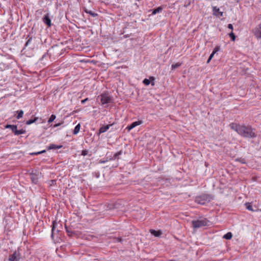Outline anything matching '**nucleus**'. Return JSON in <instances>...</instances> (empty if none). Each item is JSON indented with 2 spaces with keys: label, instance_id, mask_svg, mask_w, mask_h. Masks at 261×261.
<instances>
[{
  "label": "nucleus",
  "instance_id": "nucleus-1",
  "mask_svg": "<svg viewBox=\"0 0 261 261\" xmlns=\"http://www.w3.org/2000/svg\"><path fill=\"white\" fill-rule=\"evenodd\" d=\"M230 128L236 131L238 134L245 138H254L256 136L254 129L249 125H240L231 123L229 125Z\"/></svg>",
  "mask_w": 261,
  "mask_h": 261
},
{
  "label": "nucleus",
  "instance_id": "nucleus-2",
  "mask_svg": "<svg viewBox=\"0 0 261 261\" xmlns=\"http://www.w3.org/2000/svg\"><path fill=\"white\" fill-rule=\"evenodd\" d=\"M212 198L213 197L212 195L207 194H203L199 196H197L195 201L198 204L203 205L206 202H210Z\"/></svg>",
  "mask_w": 261,
  "mask_h": 261
},
{
  "label": "nucleus",
  "instance_id": "nucleus-3",
  "mask_svg": "<svg viewBox=\"0 0 261 261\" xmlns=\"http://www.w3.org/2000/svg\"><path fill=\"white\" fill-rule=\"evenodd\" d=\"M208 222L209 221L206 218L201 220H192L191 222L192 226L194 228H198L202 226H206Z\"/></svg>",
  "mask_w": 261,
  "mask_h": 261
},
{
  "label": "nucleus",
  "instance_id": "nucleus-4",
  "mask_svg": "<svg viewBox=\"0 0 261 261\" xmlns=\"http://www.w3.org/2000/svg\"><path fill=\"white\" fill-rule=\"evenodd\" d=\"M100 101L102 105L111 103L113 101L112 97L106 94H102L100 95Z\"/></svg>",
  "mask_w": 261,
  "mask_h": 261
},
{
  "label": "nucleus",
  "instance_id": "nucleus-5",
  "mask_svg": "<svg viewBox=\"0 0 261 261\" xmlns=\"http://www.w3.org/2000/svg\"><path fill=\"white\" fill-rule=\"evenodd\" d=\"M39 172L36 171L35 172H32L30 174V178L33 183L36 184L38 180Z\"/></svg>",
  "mask_w": 261,
  "mask_h": 261
},
{
  "label": "nucleus",
  "instance_id": "nucleus-6",
  "mask_svg": "<svg viewBox=\"0 0 261 261\" xmlns=\"http://www.w3.org/2000/svg\"><path fill=\"white\" fill-rule=\"evenodd\" d=\"M19 252L15 251L12 255H10L9 261H19Z\"/></svg>",
  "mask_w": 261,
  "mask_h": 261
},
{
  "label": "nucleus",
  "instance_id": "nucleus-7",
  "mask_svg": "<svg viewBox=\"0 0 261 261\" xmlns=\"http://www.w3.org/2000/svg\"><path fill=\"white\" fill-rule=\"evenodd\" d=\"M253 33L258 39L261 38V25H259L258 27L255 28L253 30Z\"/></svg>",
  "mask_w": 261,
  "mask_h": 261
},
{
  "label": "nucleus",
  "instance_id": "nucleus-8",
  "mask_svg": "<svg viewBox=\"0 0 261 261\" xmlns=\"http://www.w3.org/2000/svg\"><path fill=\"white\" fill-rule=\"evenodd\" d=\"M43 22L46 24L48 27L51 26V20L49 17L48 14H47L44 15L43 18H42Z\"/></svg>",
  "mask_w": 261,
  "mask_h": 261
},
{
  "label": "nucleus",
  "instance_id": "nucleus-9",
  "mask_svg": "<svg viewBox=\"0 0 261 261\" xmlns=\"http://www.w3.org/2000/svg\"><path fill=\"white\" fill-rule=\"evenodd\" d=\"M142 123V121H137L133 122L129 126L127 127V129L128 131H130L131 129L135 127L136 126L140 125Z\"/></svg>",
  "mask_w": 261,
  "mask_h": 261
},
{
  "label": "nucleus",
  "instance_id": "nucleus-10",
  "mask_svg": "<svg viewBox=\"0 0 261 261\" xmlns=\"http://www.w3.org/2000/svg\"><path fill=\"white\" fill-rule=\"evenodd\" d=\"M150 232L152 235L156 237H159L162 234V232L160 230H155L154 229H150Z\"/></svg>",
  "mask_w": 261,
  "mask_h": 261
},
{
  "label": "nucleus",
  "instance_id": "nucleus-11",
  "mask_svg": "<svg viewBox=\"0 0 261 261\" xmlns=\"http://www.w3.org/2000/svg\"><path fill=\"white\" fill-rule=\"evenodd\" d=\"M112 125V124H109L101 127L99 129V133L101 134L106 132L108 129H109L110 126H111Z\"/></svg>",
  "mask_w": 261,
  "mask_h": 261
},
{
  "label": "nucleus",
  "instance_id": "nucleus-12",
  "mask_svg": "<svg viewBox=\"0 0 261 261\" xmlns=\"http://www.w3.org/2000/svg\"><path fill=\"white\" fill-rule=\"evenodd\" d=\"M213 11H214V14L216 15L219 16H222V15H223V12H220L219 8H217V7H213Z\"/></svg>",
  "mask_w": 261,
  "mask_h": 261
},
{
  "label": "nucleus",
  "instance_id": "nucleus-13",
  "mask_svg": "<svg viewBox=\"0 0 261 261\" xmlns=\"http://www.w3.org/2000/svg\"><path fill=\"white\" fill-rule=\"evenodd\" d=\"M6 128L11 129V130L13 132V133L14 134L17 129V125H12V124H7L6 126Z\"/></svg>",
  "mask_w": 261,
  "mask_h": 261
},
{
  "label": "nucleus",
  "instance_id": "nucleus-14",
  "mask_svg": "<svg viewBox=\"0 0 261 261\" xmlns=\"http://www.w3.org/2000/svg\"><path fill=\"white\" fill-rule=\"evenodd\" d=\"M62 147V145L58 146L55 144H51L48 147V150L59 149L61 148Z\"/></svg>",
  "mask_w": 261,
  "mask_h": 261
},
{
  "label": "nucleus",
  "instance_id": "nucleus-15",
  "mask_svg": "<svg viewBox=\"0 0 261 261\" xmlns=\"http://www.w3.org/2000/svg\"><path fill=\"white\" fill-rule=\"evenodd\" d=\"M150 80L151 81H154V77H153V76H151L150 77V79H145L143 81V83L144 84H145V85L146 86H148L150 84Z\"/></svg>",
  "mask_w": 261,
  "mask_h": 261
},
{
  "label": "nucleus",
  "instance_id": "nucleus-16",
  "mask_svg": "<svg viewBox=\"0 0 261 261\" xmlns=\"http://www.w3.org/2000/svg\"><path fill=\"white\" fill-rule=\"evenodd\" d=\"M162 10H163V8L161 6L159 7L156 9H154L152 10V14L155 15L158 13H160V12L162 11Z\"/></svg>",
  "mask_w": 261,
  "mask_h": 261
},
{
  "label": "nucleus",
  "instance_id": "nucleus-17",
  "mask_svg": "<svg viewBox=\"0 0 261 261\" xmlns=\"http://www.w3.org/2000/svg\"><path fill=\"white\" fill-rule=\"evenodd\" d=\"M84 11L86 13L90 14L91 16H92L93 17H96L98 15V14L97 13H96L94 12H92L90 10H88L87 9H85Z\"/></svg>",
  "mask_w": 261,
  "mask_h": 261
},
{
  "label": "nucleus",
  "instance_id": "nucleus-18",
  "mask_svg": "<svg viewBox=\"0 0 261 261\" xmlns=\"http://www.w3.org/2000/svg\"><path fill=\"white\" fill-rule=\"evenodd\" d=\"M80 127H81L80 124H78L77 125H76V126L74 127V129L73 130V134L74 135L77 134L80 131Z\"/></svg>",
  "mask_w": 261,
  "mask_h": 261
},
{
  "label": "nucleus",
  "instance_id": "nucleus-19",
  "mask_svg": "<svg viewBox=\"0 0 261 261\" xmlns=\"http://www.w3.org/2000/svg\"><path fill=\"white\" fill-rule=\"evenodd\" d=\"M232 234L231 232H227L226 234H225L223 236V238H224L226 240H230L232 238Z\"/></svg>",
  "mask_w": 261,
  "mask_h": 261
},
{
  "label": "nucleus",
  "instance_id": "nucleus-20",
  "mask_svg": "<svg viewBox=\"0 0 261 261\" xmlns=\"http://www.w3.org/2000/svg\"><path fill=\"white\" fill-rule=\"evenodd\" d=\"M25 133V130L23 129H20V130H17L16 129L14 134L15 135H21V134H24Z\"/></svg>",
  "mask_w": 261,
  "mask_h": 261
},
{
  "label": "nucleus",
  "instance_id": "nucleus-21",
  "mask_svg": "<svg viewBox=\"0 0 261 261\" xmlns=\"http://www.w3.org/2000/svg\"><path fill=\"white\" fill-rule=\"evenodd\" d=\"M37 117H35L34 119H30L28 121H27L26 122V124L27 125H30V124H32L33 123H34L36 121V120H37Z\"/></svg>",
  "mask_w": 261,
  "mask_h": 261
},
{
  "label": "nucleus",
  "instance_id": "nucleus-22",
  "mask_svg": "<svg viewBox=\"0 0 261 261\" xmlns=\"http://www.w3.org/2000/svg\"><path fill=\"white\" fill-rule=\"evenodd\" d=\"M57 223L54 221L53 223L52 229H51V236H53L54 232L56 229Z\"/></svg>",
  "mask_w": 261,
  "mask_h": 261
},
{
  "label": "nucleus",
  "instance_id": "nucleus-23",
  "mask_svg": "<svg viewBox=\"0 0 261 261\" xmlns=\"http://www.w3.org/2000/svg\"><path fill=\"white\" fill-rule=\"evenodd\" d=\"M181 65V63H177L176 64H172V66H171L172 69V70H174L176 68L179 67Z\"/></svg>",
  "mask_w": 261,
  "mask_h": 261
},
{
  "label": "nucleus",
  "instance_id": "nucleus-24",
  "mask_svg": "<svg viewBox=\"0 0 261 261\" xmlns=\"http://www.w3.org/2000/svg\"><path fill=\"white\" fill-rule=\"evenodd\" d=\"M56 183H57V180L55 179L50 180L48 181V182L49 186H55L56 185Z\"/></svg>",
  "mask_w": 261,
  "mask_h": 261
},
{
  "label": "nucleus",
  "instance_id": "nucleus-25",
  "mask_svg": "<svg viewBox=\"0 0 261 261\" xmlns=\"http://www.w3.org/2000/svg\"><path fill=\"white\" fill-rule=\"evenodd\" d=\"M245 205H246V208L249 211H254L253 209V207H252V206L250 204V203H246L245 204Z\"/></svg>",
  "mask_w": 261,
  "mask_h": 261
},
{
  "label": "nucleus",
  "instance_id": "nucleus-26",
  "mask_svg": "<svg viewBox=\"0 0 261 261\" xmlns=\"http://www.w3.org/2000/svg\"><path fill=\"white\" fill-rule=\"evenodd\" d=\"M56 119V116L54 114L51 115L48 120V122L51 123Z\"/></svg>",
  "mask_w": 261,
  "mask_h": 261
},
{
  "label": "nucleus",
  "instance_id": "nucleus-27",
  "mask_svg": "<svg viewBox=\"0 0 261 261\" xmlns=\"http://www.w3.org/2000/svg\"><path fill=\"white\" fill-rule=\"evenodd\" d=\"M122 153V151L121 150L118 151V152L116 153L114 155V158L113 159L114 160H115L116 159H118V157L119 155H121V154Z\"/></svg>",
  "mask_w": 261,
  "mask_h": 261
},
{
  "label": "nucleus",
  "instance_id": "nucleus-28",
  "mask_svg": "<svg viewBox=\"0 0 261 261\" xmlns=\"http://www.w3.org/2000/svg\"><path fill=\"white\" fill-rule=\"evenodd\" d=\"M23 114V111L22 110H20L17 116H16L17 119H19L21 118L22 117Z\"/></svg>",
  "mask_w": 261,
  "mask_h": 261
},
{
  "label": "nucleus",
  "instance_id": "nucleus-29",
  "mask_svg": "<svg viewBox=\"0 0 261 261\" xmlns=\"http://www.w3.org/2000/svg\"><path fill=\"white\" fill-rule=\"evenodd\" d=\"M229 37L231 38V40L234 41L236 39V36L234 34V33L232 32H231L230 33H229Z\"/></svg>",
  "mask_w": 261,
  "mask_h": 261
},
{
  "label": "nucleus",
  "instance_id": "nucleus-30",
  "mask_svg": "<svg viewBox=\"0 0 261 261\" xmlns=\"http://www.w3.org/2000/svg\"><path fill=\"white\" fill-rule=\"evenodd\" d=\"M45 152H46V150H42L41 151L31 153V155H38V154H41V153H44Z\"/></svg>",
  "mask_w": 261,
  "mask_h": 261
},
{
  "label": "nucleus",
  "instance_id": "nucleus-31",
  "mask_svg": "<svg viewBox=\"0 0 261 261\" xmlns=\"http://www.w3.org/2000/svg\"><path fill=\"white\" fill-rule=\"evenodd\" d=\"M32 39V37H31L29 38V39L28 40V41H27V42L25 43V46H27L29 45V44L31 43V40Z\"/></svg>",
  "mask_w": 261,
  "mask_h": 261
},
{
  "label": "nucleus",
  "instance_id": "nucleus-32",
  "mask_svg": "<svg viewBox=\"0 0 261 261\" xmlns=\"http://www.w3.org/2000/svg\"><path fill=\"white\" fill-rule=\"evenodd\" d=\"M214 55V53H212L211 55L210 56L207 61V63H209L210 62V61L212 60V59L213 58V56Z\"/></svg>",
  "mask_w": 261,
  "mask_h": 261
},
{
  "label": "nucleus",
  "instance_id": "nucleus-33",
  "mask_svg": "<svg viewBox=\"0 0 261 261\" xmlns=\"http://www.w3.org/2000/svg\"><path fill=\"white\" fill-rule=\"evenodd\" d=\"M88 150H83L82 152V155L83 156H85L88 154Z\"/></svg>",
  "mask_w": 261,
  "mask_h": 261
},
{
  "label": "nucleus",
  "instance_id": "nucleus-34",
  "mask_svg": "<svg viewBox=\"0 0 261 261\" xmlns=\"http://www.w3.org/2000/svg\"><path fill=\"white\" fill-rule=\"evenodd\" d=\"M219 49V47H216L215 48V49H214V50L213 51L212 53H214V54L217 52L218 51V50Z\"/></svg>",
  "mask_w": 261,
  "mask_h": 261
},
{
  "label": "nucleus",
  "instance_id": "nucleus-35",
  "mask_svg": "<svg viewBox=\"0 0 261 261\" xmlns=\"http://www.w3.org/2000/svg\"><path fill=\"white\" fill-rule=\"evenodd\" d=\"M228 28L230 29V30H232L233 29V25H232V24H228Z\"/></svg>",
  "mask_w": 261,
  "mask_h": 261
},
{
  "label": "nucleus",
  "instance_id": "nucleus-36",
  "mask_svg": "<svg viewBox=\"0 0 261 261\" xmlns=\"http://www.w3.org/2000/svg\"><path fill=\"white\" fill-rule=\"evenodd\" d=\"M88 100V98H86L81 101L82 103H84L86 101Z\"/></svg>",
  "mask_w": 261,
  "mask_h": 261
},
{
  "label": "nucleus",
  "instance_id": "nucleus-37",
  "mask_svg": "<svg viewBox=\"0 0 261 261\" xmlns=\"http://www.w3.org/2000/svg\"><path fill=\"white\" fill-rule=\"evenodd\" d=\"M122 241V239L121 238H117L116 239V241L121 242Z\"/></svg>",
  "mask_w": 261,
  "mask_h": 261
},
{
  "label": "nucleus",
  "instance_id": "nucleus-38",
  "mask_svg": "<svg viewBox=\"0 0 261 261\" xmlns=\"http://www.w3.org/2000/svg\"><path fill=\"white\" fill-rule=\"evenodd\" d=\"M106 161H102V160H100L99 162H100V163H106Z\"/></svg>",
  "mask_w": 261,
  "mask_h": 261
},
{
  "label": "nucleus",
  "instance_id": "nucleus-39",
  "mask_svg": "<svg viewBox=\"0 0 261 261\" xmlns=\"http://www.w3.org/2000/svg\"><path fill=\"white\" fill-rule=\"evenodd\" d=\"M66 231L68 233L69 232V231L68 230V229H67V227H66Z\"/></svg>",
  "mask_w": 261,
  "mask_h": 261
},
{
  "label": "nucleus",
  "instance_id": "nucleus-40",
  "mask_svg": "<svg viewBox=\"0 0 261 261\" xmlns=\"http://www.w3.org/2000/svg\"><path fill=\"white\" fill-rule=\"evenodd\" d=\"M151 85H154V83H151Z\"/></svg>",
  "mask_w": 261,
  "mask_h": 261
}]
</instances>
